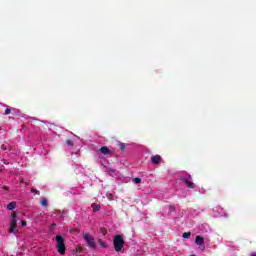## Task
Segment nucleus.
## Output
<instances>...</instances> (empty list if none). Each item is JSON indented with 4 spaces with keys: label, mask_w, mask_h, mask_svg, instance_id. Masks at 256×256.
Segmentation results:
<instances>
[{
    "label": "nucleus",
    "mask_w": 256,
    "mask_h": 256,
    "mask_svg": "<svg viewBox=\"0 0 256 256\" xmlns=\"http://www.w3.org/2000/svg\"><path fill=\"white\" fill-rule=\"evenodd\" d=\"M98 243L100 246H102L104 249H107L109 247V245L107 244V241L103 240V239H98Z\"/></svg>",
    "instance_id": "9"
},
{
    "label": "nucleus",
    "mask_w": 256,
    "mask_h": 256,
    "mask_svg": "<svg viewBox=\"0 0 256 256\" xmlns=\"http://www.w3.org/2000/svg\"><path fill=\"white\" fill-rule=\"evenodd\" d=\"M75 251L76 253H81V251H83V246L81 245L76 246Z\"/></svg>",
    "instance_id": "13"
},
{
    "label": "nucleus",
    "mask_w": 256,
    "mask_h": 256,
    "mask_svg": "<svg viewBox=\"0 0 256 256\" xmlns=\"http://www.w3.org/2000/svg\"><path fill=\"white\" fill-rule=\"evenodd\" d=\"M91 207H92V209H93L94 212H97V211H99V210L101 209V205H100V204H97V203H93V204L91 205Z\"/></svg>",
    "instance_id": "11"
},
{
    "label": "nucleus",
    "mask_w": 256,
    "mask_h": 256,
    "mask_svg": "<svg viewBox=\"0 0 256 256\" xmlns=\"http://www.w3.org/2000/svg\"><path fill=\"white\" fill-rule=\"evenodd\" d=\"M196 245H203L205 243V239L201 236H196Z\"/></svg>",
    "instance_id": "8"
},
{
    "label": "nucleus",
    "mask_w": 256,
    "mask_h": 256,
    "mask_svg": "<svg viewBox=\"0 0 256 256\" xmlns=\"http://www.w3.org/2000/svg\"><path fill=\"white\" fill-rule=\"evenodd\" d=\"M8 233H14L15 235L19 233V231H17V212L15 211L11 213L10 227L8 229Z\"/></svg>",
    "instance_id": "2"
},
{
    "label": "nucleus",
    "mask_w": 256,
    "mask_h": 256,
    "mask_svg": "<svg viewBox=\"0 0 256 256\" xmlns=\"http://www.w3.org/2000/svg\"><path fill=\"white\" fill-rule=\"evenodd\" d=\"M17 207V202H10L7 206V209H9V211H13V209H15Z\"/></svg>",
    "instance_id": "10"
},
{
    "label": "nucleus",
    "mask_w": 256,
    "mask_h": 256,
    "mask_svg": "<svg viewBox=\"0 0 256 256\" xmlns=\"http://www.w3.org/2000/svg\"><path fill=\"white\" fill-rule=\"evenodd\" d=\"M21 225H22V227H26L27 226V221L22 220Z\"/></svg>",
    "instance_id": "18"
},
{
    "label": "nucleus",
    "mask_w": 256,
    "mask_h": 256,
    "mask_svg": "<svg viewBox=\"0 0 256 256\" xmlns=\"http://www.w3.org/2000/svg\"><path fill=\"white\" fill-rule=\"evenodd\" d=\"M41 205L43 206V207H47V205H49V202L47 201V199H42L41 200Z\"/></svg>",
    "instance_id": "12"
},
{
    "label": "nucleus",
    "mask_w": 256,
    "mask_h": 256,
    "mask_svg": "<svg viewBox=\"0 0 256 256\" xmlns=\"http://www.w3.org/2000/svg\"><path fill=\"white\" fill-rule=\"evenodd\" d=\"M175 209H176L175 206H170V207H169V211H172V212H173V211H175Z\"/></svg>",
    "instance_id": "19"
},
{
    "label": "nucleus",
    "mask_w": 256,
    "mask_h": 256,
    "mask_svg": "<svg viewBox=\"0 0 256 256\" xmlns=\"http://www.w3.org/2000/svg\"><path fill=\"white\" fill-rule=\"evenodd\" d=\"M4 115H11V110L9 108H6Z\"/></svg>",
    "instance_id": "16"
},
{
    "label": "nucleus",
    "mask_w": 256,
    "mask_h": 256,
    "mask_svg": "<svg viewBox=\"0 0 256 256\" xmlns=\"http://www.w3.org/2000/svg\"><path fill=\"white\" fill-rule=\"evenodd\" d=\"M189 237H191V232H186L183 234L184 239H189Z\"/></svg>",
    "instance_id": "14"
},
{
    "label": "nucleus",
    "mask_w": 256,
    "mask_h": 256,
    "mask_svg": "<svg viewBox=\"0 0 256 256\" xmlns=\"http://www.w3.org/2000/svg\"><path fill=\"white\" fill-rule=\"evenodd\" d=\"M114 249L119 253V251L123 250V247H125V239H123L122 235H116L114 236L113 241Z\"/></svg>",
    "instance_id": "3"
},
{
    "label": "nucleus",
    "mask_w": 256,
    "mask_h": 256,
    "mask_svg": "<svg viewBox=\"0 0 256 256\" xmlns=\"http://www.w3.org/2000/svg\"><path fill=\"white\" fill-rule=\"evenodd\" d=\"M84 241L91 247V249H97V245L95 244V237L89 233H85L83 235Z\"/></svg>",
    "instance_id": "4"
},
{
    "label": "nucleus",
    "mask_w": 256,
    "mask_h": 256,
    "mask_svg": "<svg viewBox=\"0 0 256 256\" xmlns=\"http://www.w3.org/2000/svg\"><path fill=\"white\" fill-rule=\"evenodd\" d=\"M100 151L103 155H111V150L107 146H103L100 148Z\"/></svg>",
    "instance_id": "7"
},
{
    "label": "nucleus",
    "mask_w": 256,
    "mask_h": 256,
    "mask_svg": "<svg viewBox=\"0 0 256 256\" xmlns=\"http://www.w3.org/2000/svg\"><path fill=\"white\" fill-rule=\"evenodd\" d=\"M107 233V231L104 232V235Z\"/></svg>",
    "instance_id": "20"
},
{
    "label": "nucleus",
    "mask_w": 256,
    "mask_h": 256,
    "mask_svg": "<svg viewBox=\"0 0 256 256\" xmlns=\"http://www.w3.org/2000/svg\"><path fill=\"white\" fill-rule=\"evenodd\" d=\"M133 183H136V184L141 183V178H134Z\"/></svg>",
    "instance_id": "15"
},
{
    "label": "nucleus",
    "mask_w": 256,
    "mask_h": 256,
    "mask_svg": "<svg viewBox=\"0 0 256 256\" xmlns=\"http://www.w3.org/2000/svg\"><path fill=\"white\" fill-rule=\"evenodd\" d=\"M252 256H256V254H252Z\"/></svg>",
    "instance_id": "21"
},
{
    "label": "nucleus",
    "mask_w": 256,
    "mask_h": 256,
    "mask_svg": "<svg viewBox=\"0 0 256 256\" xmlns=\"http://www.w3.org/2000/svg\"><path fill=\"white\" fill-rule=\"evenodd\" d=\"M56 242V249L59 255H65V252L67 251V247L65 246V239L62 238V236L57 235Z\"/></svg>",
    "instance_id": "1"
},
{
    "label": "nucleus",
    "mask_w": 256,
    "mask_h": 256,
    "mask_svg": "<svg viewBox=\"0 0 256 256\" xmlns=\"http://www.w3.org/2000/svg\"><path fill=\"white\" fill-rule=\"evenodd\" d=\"M214 211H218V212H219V211H223V208L217 206V207L214 208Z\"/></svg>",
    "instance_id": "17"
},
{
    "label": "nucleus",
    "mask_w": 256,
    "mask_h": 256,
    "mask_svg": "<svg viewBox=\"0 0 256 256\" xmlns=\"http://www.w3.org/2000/svg\"><path fill=\"white\" fill-rule=\"evenodd\" d=\"M185 183L189 189H195V183L191 181V176L188 175L185 177Z\"/></svg>",
    "instance_id": "5"
},
{
    "label": "nucleus",
    "mask_w": 256,
    "mask_h": 256,
    "mask_svg": "<svg viewBox=\"0 0 256 256\" xmlns=\"http://www.w3.org/2000/svg\"><path fill=\"white\" fill-rule=\"evenodd\" d=\"M151 161L152 163H154V165H159V163H161V156L159 155L152 156Z\"/></svg>",
    "instance_id": "6"
}]
</instances>
